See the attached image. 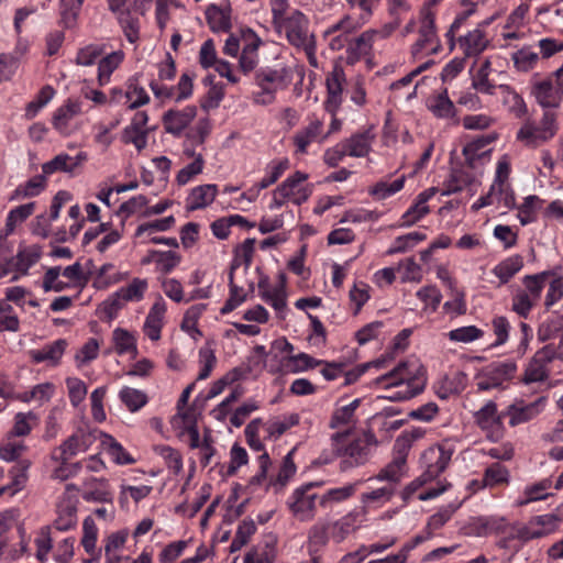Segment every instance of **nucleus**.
<instances>
[{
    "label": "nucleus",
    "mask_w": 563,
    "mask_h": 563,
    "mask_svg": "<svg viewBox=\"0 0 563 563\" xmlns=\"http://www.w3.org/2000/svg\"><path fill=\"white\" fill-rule=\"evenodd\" d=\"M68 343L65 339H58L53 343L44 345L42 350L30 351V357L36 364L48 361L52 365H57Z\"/></svg>",
    "instance_id": "15"
},
{
    "label": "nucleus",
    "mask_w": 563,
    "mask_h": 563,
    "mask_svg": "<svg viewBox=\"0 0 563 563\" xmlns=\"http://www.w3.org/2000/svg\"><path fill=\"white\" fill-rule=\"evenodd\" d=\"M82 532L81 545L88 554H92L96 550L98 528L90 516L84 519Z\"/></svg>",
    "instance_id": "48"
},
{
    "label": "nucleus",
    "mask_w": 563,
    "mask_h": 563,
    "mask_svg": "<svg viewBox=\"0 0 563 563\" xmlns=\"http://www.w3.org/2000/svg\"><path fill=\"white\" fill-rule=\"evenodd\" d=\"M66 385L68 387L69 400L74 407H77L87 395V386L81 379L76 377H68Z\"/></svg>",
    "instance_id": "56"
},
{
    "label": "nucleus",
    "mask_w": 563,
    "mask_h": 563,
    "mask_svg": "<svg viewBox=\"0 0 563 563\" xmlns=\"http://www.w3.org/2000/svg\"><path fill=\"white\" fill-rule=\"evenodd\" d=\"M119 397L131 412L140 410L148 401V397L144 391L131 387H123L119 393Z\"/></svg>",
    "instance_id": "31"
},
{
    "label": "nucleus",
    "mask_w": 563,
    "mask_h": 563,
    "mask_svg": "<svg viewBox=\"0 0 563 563\" xmlns=\"http://www.w3.org/2000/svg\"><path fill=\"white\" fill-rule=\"evenodd\" d=\"M308 179V174L297 170L278 185L277 192L284 198L290 199L298 189V186Z\"/></svg>",
    "instance_id": "47"
},
{
    "label": "nucleus",
    "mask_w": 563,
    "mask_h": 563,
    "mask_svg": "<svg viewBox=\"0 0 563 563\" xmlns=\"http://www.w3.org/2000/svg\"><path fill=\"white\" fill-rule=\"evenodd\" d=\"M42 256V247L37 244L20 249L14 257V271L25 275L30 267L38 262Z\"/></svg>",
    "instance_id": "19"
},
{
    "label": "nucleus",
    "mask_w": 563,
    "mask_h": 563,
    "mask_svg": "<svg viewBox=\"0 0 563 563\" xmlns=\"http://www.w3.org/2000/svg\"><path fill=\"white\" fill-rule=\"evenodd\" d=\"M187 547V541L179 540L167 544L159 553L161 563H174Z\"/></svg>",
    "instance_id": "64"
},
{
    "label": "nucleus",
    "mask_w": 563,
    "mask_h": 563,
    "mask_svg": "<svg viewBox=\"0 0 563 563\" xmlns=\"http://www.w3.org/2000/svg\"><path fill=\"white\" fill-rule=\"evenodd\" d=\"M197 117V107L187 106L183 110L169 109L164 112L162 122L166 133L180 136Z\"/></svg>",
    "instance_id": "8"
},
{
    "label": "nucleus",
    "mask_w": 563,
    "mask_h": 563,
    "mask_svg": "<svg viewBox=\"0 0 563 563\" xmlns=\"http://www.w3.org/2000/svg\"><path fill=\"white\" fill-rule=\"evenodd\" d=\"M103 54V46L89 44L77 52L75 63L79 66H91Z\"/></svg>",
    "instance_id": "51"
},
{
    "label": "nucleus",
    "mask_w": 563,
    "mask_h": 563,
    "mask_svg": "<svg viewBox=\"0 0 563 563\" xmlns=\"http://www.w3.org/2000/svg\"><path fill=\"white\" fill-rule=\"evenodd\" d=\"M321 126L322 123L316 120L311 122L307 128L296 133L294 140L300 153H306L307 146L318 136Z\"/></svg>",
    "instance_id": "41"
},
{
    "label": "nucleus",
    "mask_w": 563,
    "mask_h": 563,
    "mask_svg": "<svg viewBox=\"0 0 563 563\" xmlns=\"http://www.w3.org/2000/svg\"><path fill=\"white\" fill-rule=\"evenodd\" d=\"M345 81L346 77L343 66L339 62L334 63L332 71L325 78L327 92H342Z\"/></svg>",
    "instance_id": "53"
},
{
    "label": "nucleus",
    "mask_w": 563,
    "mask_h": 563,
    "mask_svg": "<svg viewBox=\"0 0 563 563\" xmlns=\"http://www.w3.org/2000/svg\"><path fill=\"white\" fill-rule=\"evenodd\" d=\"M350 156L364 157L371 150V136L368 131L355 133L342 142Z\"/></svg>",
    "instance_id": "22"
},
{
    "label": "nucleus",
    "mask_w": 563,
    "mask_h": 563,
    "mask_svg": "<svg viewBox=\"0 0 563 563\" xmlns=\"http://www.w3.org/2000/svg\"><path fill=\"white\" fill-rule=\"evenodd\" d=\"M517 372V364L514 361L493 362L487 365L478 375L477 389L482 391L499 388L505 380L514 378Z\"/></svg>",
    "instance_id": "7"
},
{
    "label": "nucleus",
    "mask_w": 563,
    "mask_h": 563,
    "mask_svg": "<svg viewBox=\"0 0 563 563\" xmlns=\"http://www.w3.org/2000/svg\"><path fill=\"white\" fill-rule=\"evenodd\" d=\"M255 81L262 88V103L269 104L275 100L278 89H286L291 82V70L287 67L272 69L261 68L255 73Z\"/></svg>",
    "instance_id": "3"
},
{
    "label": "nucleus",
    "mask_w": 563,
    "mask_h": 563,
    "mask_svg": "<svg viewBox=\"0 0 563 563\" xmlns=\"http://www.w3.org/2000/svg\"><path fill=\"white\" fill-rule=\"evenodd\" d=\"M78 452L81 451V446L79 443V433H74L68 437L53 453L51 459L55 462L68 461L70 457L75 456Z\"/></svg>",
    "instance_id": "28"
},
{
    "label": "nucleus",
    "mask_w": 563,
    "mask_h": 563,
    "mask_svg": "<svg viewBox=\"0 0 563 563\" xmlns=\"http://www.w3.org/2000/svg\"><path fill=\"white\" fill-rule=\"evenodd\" d=\"M558 130L556 114L545 111L540 121V125L537 126L533 123L525 124L517 132V140L525 142V145L528 147L536 148L553 139Z\"/></svg>",
    "instance_id": "1"
},
{
    "label": "nucleus",
    "mask_w": 563,
    "mask_h": 563,
    "mask_svg": "<svg viewBox=\"0 0 563 563\" xmlns=\"http://www.w3.org/2000/svg\"><path fill=\"white\" fill-rule=\"evenodd\" d=\"M203 164H205V161H203L202 155L197 154L194 162H191L190 164H188L187 166H185L184 168H181L178 172V174L176 176L177 184L180 186L186 185L190 180L191 177H194L202 172Z\"/></svg>",
    "instance_id": "55"
},
{
    "label": "nucleus",
    "mask_w": 563,
    "mask_h": 563,
    "mask_svg": "<svg viewBox=\"0 0 563 563\" xmlns=\"http://www.w3.org/2000/svg\"><path fill=\"white\" fill-rule=\"evenodd\" d=\"M504 417L505 412L498 413L497 405L493 400L487 401L474 413L475 423L486 432V438L493 442H498L504 437Z\"/></svg>",
    "instance_id": "6"
},
{
    "label": "nucleus",
    "mask_w": 563,
    "mask_h": 563,
    "mask_svg": "<svg viewBox=\"0 0 563 563\" xmlns=\"http://www.w3.org/2000/svg\"><path fill=\"white\" fill-rule=\"evenodd\" d=\"M60 272H62L60 266L49 267L45 272V274L43 276V284H42V288L44 289L45 292H48L52 290L59 292V291H63L70 287V285L68 283L58 280Z\"/></svg>",
    "instance_id": "46"
},
{
    "label": "nucleus",
    "mask_w": 563,
    "mask_h": 563,
    "mask_svg": "<svg viewBox=\"0 0 563 563\" xmlns=\"http://www.w3.org/2000/svg\"><path fill=\"white\" fill-rule=\"evenodd\" d=\"M511 59L519 71H529L539 60V55L529 47H522L512 54Z\"/></svg>",
    "instance_id": "45"
},
{
    "label": "nucleus",
    "mask_w": 563,
    "mask_h": 563,
    "mask_svg": "<svg viewBox=\"0 0 563 563\" xmlns=\"http://www.w3.org/2000/svg\"><path fill=\"white\" fill-rule=\"evenodd\" d=\"M255 242L254 238H247L242 244L238 245L233 251V260H239L246 268L250 267L253 261Z\"/></svg>",
    "instance_id": "63"
},
{
    "label": "nucleus",
    "mask_w": 563,
    "mask_h": 563,
    "mask_svg": "<svg viewBox=\"0 0 563 563\" xmlns=\"http://www.w3.org/2000/svg\"><path fill=\"white\" fill-rule=\"evenodd\" d=\"M181 261V256L175 251H159L156 258L157 268L163 274H169Z\"/></svg>",
    "instance_id": "62"
},
{
    "label": "nucleus",
    "mask_w": 563,
    "mask_h": 563,
    "mask_svg": "<svg viewBox=\"0 0 563 563\" xmlns=\"http://www.w3.org/2000/svg\"><path fill=\"white\" fill-rule=\"evenodd\" d=\"M231 12L230 3L225 8H220L217 4L208 5L205 14L210 30L214 33L230 32L232 27Z\"/></svg>",
    "instance_id": "13"
},
{
    "label": "nucleus",
    "mask_w": 563,
    "mask_h": 563,
    "mask_svg": "<svg viewBox=\"0 0 563 563\" xmlns=\"http://www.w3.org/2000/svg\"><path fill=\"white\" fill-rule=\"evenodd\" d=\"M553 274L554 273L551 271H544L539 274L527 275L523 277L522 283L526 286L527 290L530 292V298L532 300H537L540 298L547 278L552 276Z\"/></svg>",
    "instance_id": "42"
},
{
    "label": "nucleus",
    "mask_w": 563,
    "mask_h": 563,
    "mask_svg": "<svg viewBox=\"0 0 563 563\" xmlns=\"http://www.w3.org/2000/svg\"><path fill=\"white\" fill-rule=\"evenodd\" d=\"M35 209V202H29L25 205H21L12 210H10L5 222H7V232L13 233L18 223L24 222Z\"/></svg>",
    "instance_id": "39"
},
{
    "label": "nucleus",
    "mask_w": 563,
    "mask_h": 563,
    "mask_svg": "<svg viewBox=\"0 0 563 563\" xmlns=\"http://www.w3.org/2000/svg\"><path fill=\"white\" fill-rule=\"evenodd\" d=\"M31 466V461L29 460H19L18 464L14 465L10 471L9 474L12 477V481L9 485H5L4 487H8L9 489H13V493H16L21 490L27 481V471Z\"/></svg>",
    "instance_id": "33"
},
{
    "label": "nucleus",
    "mask_w": 563,
    "mask_h": 563,
    "mask_svg": "<svg viewBox=\"0 0 563 563\" xmlns=\"http://www.w3.org/2000/svg\"><path fill=\"white\" fill-rule=\"evenodd\" d=\"M55 89L51 85L43 86L37 92L34 100L30 101L25 107L24 117L26 120H32L38 111L46 106L54 97Z\"/></svg>",
    "instance_id": "30"
},
{
    "label": "nucleus",
    "mask_w": 563,
    "mask_h": 563,
    "mask_svg": "<svg viewBox=\"0 0 563 563\" xmlns=\"http://www.w3.org/2000/svg\"><path fill=\"white\" fill-rule=\"evenodd\" d=\"M146 288V279L134 278L130 285L121 287L115 294L122 301H139L143 298Z\"/></svg>",
    "instance_id": "36"
},
{
    "label": "nucleus",
    "mask_w": 563,
    "mask_h": 563,
    "mask_svg": "<svg viewBox=\"0 0 563 563\" xmlns=\"http://www.w3.org/2000/svg\"><path fill=\"white\" fill-rule=\"evenodd\" d=\"M292 454L294 450L288 452L283 459V463L277 476L269 479L268 484L266 485V490L273 486L276 493L280 492L287 485L289 479L296 474L297 466L294 462Z\"/></svg>",
    "instance_id": "20"
},
{
    "label": "nucleus",
    "mask_w": 563,
    "mask_h": 563,
    "mask_svg": "<svg viewBox=\"0 0 563 563\" xmlns=\"http://www.w3.org/2000/svg\"><path fill=\"white\" fill-rule=\"evenodd\" d=\"M457 43L463 49L465 58L478 57L489 46V40L486 38L484 30L481 29H474L460 36Z\"/></svg>",
    "instance_id": "10"
},
{
    "label": "nucleus",
    "mask_w": 563,
    "mask_h": 563,
    "mask_svg": "<svg viewBox=\"0 0 563 563\" xmlns=\"http://www.w3.org/2000/svg\"><path fill=\"white\" fill-rule=\"evenodd\" d=\"M329 529L330 523L327 522H317L310 528L308 534L310 552H312L313 547H324L328 543Z\"/></svg>",
    "instance_id": "49"
},
{
    "label": "nucleus",
    "mask_w": 563,
    "mask_h": 563,
    "mask_svg": "<svg viewBox=\"0 0 563 563\" xmlns=\"http://www.w3.org/2000/svg\"><path fill=\"white\" fill-rule=\"evenodd\" d=\"M218 194V187L213 184L197 186L191 189L188 197L187 211L203 209L213 202Z\"/></svg>",
    "instance_id": "16"
},
{
    "label": "nucleus",
    "mask_w": 563,
    "mask_h": 563,
    "mask_svg": "<svg viewBox=\"0 0 563 563\" xmlns=\"http://www.w3.org/2000/svg\"><path fill=\"white\" fill-rule=\"evenodd\" d=\"M80 110H81L80 102L73 101V100L68 99L64 106L59 107L54 112L53 118H52L53 126L57 131L64 132L67 129L69 121L75 115L80 113Z\"/></svg>",
    "instance_id": "21"
},
{
    "label": "nucleus",
    "mask_w": 563,
    "mask_h": 563,
    "mask_svg": "<svg viewBox=\"0 0 563 563\" xmlns=\"http://www.w3.org/2000/svg\"><path fill=\"white\" fill-rule=\"evenodd\" d=\"M463 501L450 503L442 507L438 512L433 514L427 522V538L433 536L434 530L442 528L453 516V514L462 506Z\"/></svg>",
    "instance_id": "23"
},
{
    "label": "nucleus",
    "mask_w": 563,
    "mask_h": 563,
    "mask_svg": "<svg viewBox=\"0 0 563 563\" xmlns=\"http://www.w3.org/2000/svg\"><path fill=\"white\" fill-rule=\"evenodd\" d=\"M224 98V86H212L200 100V108L209 112L211 109L219 107Z\"/></svg>",
    "instance_id": "59"
},
{
    "label": "nucleus",
    "mask_w": 563,
    "mask_h": 563,
    "mask_svg": "<svg viewBox=\"0 0 563 563\" xmlns=\"http://www.w3.org/2000/svg\"><path fill=\"white\" fill-rule=\"evenodd\" d=\"M474 175L465 172L463 168H451L449 178L444 183V189L442 196H450L452 194L460 192L464 187L470 186L474 183Z\"/></svg>",
    "instance_id": "18"
},
{
    "label": "nucleus",
    "mask_w": 563,
    "mask_h": 563,
    "mask_svg": "<svg viewBox=\"0 0 563 563\" xmlns=\"http://www.w3.org/2000/svg\"><path fill=\"white\" fill-rule=\"evenodd\" d=\"M509 476L508 468L499 462H495L484 472V485L493 487L499 484H508Z\"/></svg>",
    "instance_id": "37"
},
{
    "label": "nucleus",
    "mask_w": 563,
    "mask_h": 563,
    "mask_svg": "<svg viewBox=\"0 0 563 563\" xmlns=\"http://www.w3.org/2000/svg\"><path fill=\"white\" fill-rule=\"evenodd\" d=\"M378 444L377 438L372 430L364 431L363 434L354 439L349 445L344 448H336V455L347 456L349 459L342 460L340 470L342 472L354 466L363 465L368 457L371 446Z\"/></svg>",
    "instance_id": "2"
},
{
    "label": "nucleus",
    "mask_w": 563,
    "mask_h": 563,
    "mask_svg": "<svg viewBox=\"0 0 563 563\" xmlns=\"http://www.w3.org/2000/svg\"><path fill=\"white\" fill-rule=\"evenodd\" d=\"M419 34L421 38H424L429 42H431L433 37L437 36L435 15L428 8H423L421 10V26Z\"/></svg>",
    "instance_id": "54"
},
{
    "label": "nucleus",
    "mask_w": 563,
    "mask_h": 563,
    "mask_svg": "<svg viewBox=\"0 0 563 563\" xmlns=\"http://www.w3.org/2000/svg\"><path fill=\"white\" fill-rule=\"evenodd\" d=\"M55 529L68 531L77 525V507L75 504L58 505L57 518L54 520Z\"/></svg>",
    "instance_id": "27"
},
{
    "label": "nucleus",
    "mask_w": 563,
    "mask_h": 563,
    "mask_svg": "<svg viewBox=\"0 0 563 563\" xmlns=\"http://www.w3.org/2000/svg\"><path fill=\"white\" fill-rule=\"evenodd\" d=\"M405 180L406 177L401 176L391 184L378 181L369 189V194L378 200L386 199L387 197L400 191L404 188Z\"/></svg>",
    "instance_id": "44"
},
{
    "label": "nucleus",
    "mask_w": 563,
    "mask_h": 563,
    "mask_svg": "<svg viewBox=\"0 0 563 563\" xmlns=\"http://www.w3.org/2000/svg\"><path fill=\"white\" fill-rule=\"evenodd\" d=\"M409 362L401 361L396 367H394L388 373L380 375L375 379V384H382L383 382L395 379L394 382L386 385V388L398 386L402 383H407V385H411L419 376H423L426 374V369L422 365H420L416 373L409 371Z\"/></svg>",
    "instance_id": "9"
},
{
    "label": "nucleus",
    "mask_w": 563,
    "mask_h": 563,
    "mask_svg": "<svg viewBox=\"0 0 563 563\" xmlns=\"http://www.w3.org/2000/svg\"><path fill=\"white\" fill-rule=\"evenodd\" d=\"M496 139H497V135L495 133L479 136V137L473 140L472 142L467 143L463 147L462 154H472V155H475V156L482 158L492 152L490 150L482 152V150L485 146H487L488 144H490L492 142H494Z\"/></svg>",
    "instance_id": "50"
},
{
    "label": "nucleus",
    "mask_w": 563,
    "mask_h": 563,
    "mask_svg": "<svg viewBox=\"0 0 563 563\" xmlns=\"http://www.w3.org/2000/svg\"><path fill=\"white\" fill-rule=\"evenodd\" d=\"M428 109L438 119H451L456 114V108L448 95V88H444L440 93L429 98Z\"/></svg>",
    "instance_id": "17"
},
{
    "label": "nucleus",
    "mask_w": 563,
    "mask_h": 563,
    "mask_svg": "<svg viewBox=\"0 0 563 563\" xmlns=\"http://www.w3.org/2000/svg\"><path fill=\"white\" fill-rule=\"evenodd\" d=\"M452 454V450L445 449L440 444L430 446L423 451L420 461L426 470L420 476L416 478L417 481L421 482V487L427 483L435 479L446 470Z\"/></svg>",
    "instance_id": "5"
},
{
    "label": "nucleus",
    "mask_w": 563,
    "mask_h": 563,
    "mask_svg": "<svg viewBox=\"0 0 563 563\" xmlns=\"http://www.w3.org/2000/svg\"><path fill=\"white\" fill-rule=\"evenodd\" d=\"M405 466L404 457H394L377 475L379 481H389L398 483L400 481V470Z\"/></svg>",
    "instance_id": "61"
},
{
    "label": "nucleus",
    "mask_w": 563,
    "mask_h": 563,
    "mask_svg": "<svg viewBox=\"0 0 563 563\" xmlns=\"http://www.w3.org/2000/svg\"><path fill=\"white\" fill-rule=\"evenodd\" d=\"M452 454V450L445 449L440 444L430 446L423 451L420 461L426 470L420 476L416 478L417 481L421 482V487L427 483L435 479L446 470Z\"/></svg>",
    "instance_id": "4"
},
{
    "label": "nucleus",
    "mask_w": 563,
    "mask_h": 563,
    "mask_svg": "<svg viewBox=\"0 0 563 563\" xmlns=\"http://www.w3.org/2000/svg\"><path fill=\"white\" fill-rule=\"evenodd\" d=\"M544 400V397L538 398L536 401L528 405L523 404V400L511 404L507 407L505 416H509V424L516 427L518 424L528 422L537 417L540 412L539 405Z\"/></svg>",
    "instance_id": "11"
},
{
    "label": "nucleus",
    "mask_w": 563,
    "mask_h": 563,
    "mask_svg": "<svg viewBox=\"0 0 563 563\" xmlns=\"http://www.w3.org/2000/svg\"><path fill=\"white\" fill-rule=\"evenodd\" d=\"M27 418H36V416L30 411L29 413L19 412L14 417L13 428L8 433V439L14 437H25L31 432V426L27 422Z\"/></svg>",
    "instance_id": "60"
},
{
    "label": "nucleus",
    "mask_w": 563,
    "mask_h": 563,
    "mask_svg": "<svg viewBox=\"0 0 563 563\" xmlns=\"http://www.w3.org/2000/svg\"><path fill=\"white\" fill-rule=\"evenodd\" d=\"M102 445L107 446L108 453L119 465L133 464L135 460L124 450V448L110 434L100 432Z\"/></svg>",
    "instance_id": "25"
},
{
    "label": "nucleus",
    "mask_w": 563,
    "mask_h": 563,
    "mask_svg": "<svg viewBox=\"0 0 563 563\" xmlns=\"http://www.w3.org/2000/svg\"><path fill=\"white\" fill-rule=\"evenodd\" d=\"M148 134L150 129L128 125L122 131L121 140L125 144L132 143L137 151H142L146 147Z\"/></svg>",
    "instance_id": "35"
},
{
    "label": "nucleus",
    "mask_w": 563,
    "mask_h": 563,
    "mask_svg": "<svg viewBox=\"0 0 563 563\" xmlns=\"http://www.w3.org/2000/svg\"><path fill=\"white\" fill-rule=\"evenodd\" d=\"M361 287L357 284H354L349 292L350 300L355 305L353 310V314L357 316L362 309V307L369 299V286L365 283H360Z\"/></svg>",
    "instance_id": "58"
},
{
    "label": "nucleus",
    "mask_w": 563,
    "mask_h": 563,
    "mask_svg": "<svg viewBox=\"0 0 563 563\" xmlns=\"http://www.w3.org/2000/svg\"><path fill=\"white\" fill-rule=\"evenodd\" d=\"M531 95L543 109L560 107L561 96L554 88L551 78L534 82L531 87Z\"/></svg>",
    "instance_id": "12"
},
{
    "label": "nucleus",
    "mask_w": 563,
    "mask_h": 563,
    "mask_svg": "<svg viewBox=\"0 0 563 563\" xmlns=\"http://www.w3.org/2000/svg\"><path fill=\"white\" fill-rule=\"evenodd\" d=\"M490 66L492 63L489 58H486L481 65L476 78L472 82L473 88L486 95L495 93V85H493L488 79Z\"/></svg>",
    "instance_id": "43"
},
{
    "label": "nucleus",
    "mask_w": 563,
    "mask_h": 563,
    "mask_svg": "<svg viewBox=\"0 0 563 563\" xmlns=\"http://www.w3.org/2000/svg\"><path fill=\"white\" fill-rule=\"evenodd\" d=\"M542 202V199L536 195H530L525 198L523 202L517 208L519 210L518 218L522 225L536 221V209L540 207Z\"/></svg>",
    "instance_id": "38"
},
{
    "label": "nucleus",
    "mask_w": 563,
    "mask_h": 563,
    "mask_svg": "<svg viewBox=\"0 0 563 563\" xmlns=\"http://www.w3.org/2000/svg\"><path fill=\"white\" fill-rule=\"evenodd\" d=\"M522 267L523 257L517 254L500 262L493 272L501 284H507Z\"/></svg>",
    "instance_id": "24"
},
{
    "label": "nucleus",
    "mask_w": 563,
    "mask_h": 563,
    "mask_svg": "<svg viewBox=\"0 0 563 563\" xmlns=\"http://www.w3.org/2000/svg\"><path fill=\"white\" fill-rule=\"evenodd\" d=\"M241 266L239 260H232L229 271V298L225 300L223 307L220 309L221 314H228L242 305L247 295L240 294L242 288L234 283V272Z\"/></svg>",
    "instance_id": "14"
},
{
    "label": "nucleus",
    "mask_w": 563,
    "mask_h": 563,
    "mask_svg": "<svg viewBox=\"0 0 563 563\" xmlns=\"http://www.w3.org/2000/svg\"><path fill=\"white\" fill-rule=\"evenodd\" d=\"M483 336V331L475 325L461 327L450 331L449 338L455 342L468 343Z\"/></svg>",
    "instance_id": "57"
},
{
    "label": "nucleus",
    "mask_w": 563,
    "mask_h": 563,
    "mask_svg": "<svg viewBox=\"0 0 563 563\" xmlns=\"http://www.w3.org/2000/svg\"><path fill=\"white\" fill-rule=\"evenodd\" d=\"M73 157L68 154H58L53 159L42 165L43 174L52 175L55 172L73 173L78 166V162H71Z\"/></svg>",
    "instance_id": "32"
},
{
    "label": "nucleus",
    "mask_w": 563,
    "mask_h": 563,
    "mask_svg": "<svg viewBox=\"0 0 563 563\" xmlns=\"http://www.w3.org/2000/svg\"><path fill=\"white\" fill-rule=\"evenodd\" d=\"M549 377V372L542 362H539L537 358L532 357L529 364L527 365L521 382L526 385L544 382Z\"/></svg>",
    "instance_id": "40"
},
{
    "label": "nucleus",
    "mask_w": 563,
    "mask_h": 563,
    "mask_svg": "<svg viewBox=\"0 0 563 563\" xmlns=\"http://www.w3.org/2000/svg\"><path fill=\"white\" fill-rule=\"evenodd\" d=\"M113 341L115 344V351L119 355H123L129 352L137 353L136 341L131 332L125 329L117 328L113 331Z\"/></svg>",
    "instance_id": "34"
},
{
    "label": "nucleus",
    "mask_w": 563,
    "mask_h": 563,
    "mask_svg": "<svg viewBox=\"0 0 563 563\" xmlns=\"http://www.w3.org/2000/svg\"><path fill=\"white\" fill-rule=\"evenodd\" d=\"M272 164L273 165L271 174L256 184V191L252 197L249 198V201H254L257 198L261 190L266 189L271 185L275 184L280 178V176L289 168L290 165L289 159L286 157L278 161L277 163L273 162Z\"/></svg>",
    "instance_id": "29"
},
{
    "label": "nucleus",
    "mask_w": 563,
    "mask_h": 563,
    "mask_svg": "<svg viewBox=\"0 0 563 563\" xmlns=\"http://www.w3.org/2000/svg\"><path fill=\"white\" fill-rule=\"evenodd\" d=\"M156 451L164 457L168 468L173 470L174 474L178 475L181 472L183 456L178 450L168 445H162Z\"/></svg>",
    "instance_id": "52"
},
{
    "label": "nucleus",
    "mask_w": 563,
    "mask_h": 563,
    "mask_svg": "<svg viewBox=\"0 0 563 563\" xmlns=\"http://www.w3.org/2000/svg\"><path fill=\"white\" fill-rule=\"evenodd\" d=\"M45 175H36L29 179L24 185L18 186L11 195L10 200L38 196L45 189Z\"/></svg>",
    "instance_id": "26"
}]
</instances>
